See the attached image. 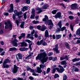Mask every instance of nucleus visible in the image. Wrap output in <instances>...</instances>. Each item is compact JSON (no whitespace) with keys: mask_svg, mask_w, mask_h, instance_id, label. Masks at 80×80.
<instances>
[{"mask_svg":"<svg viewBox=\"0 0 80 80\" xmlns=\"http://www.w3.org/2000/svg\"><path fill=\"white\" fill-rule=\"evenodd\" d=\"M46 56L47 54H46L45 52L39 54L36 58V60L38 59L39 60H42V64L44 65V62H47V61L48 59V58L46 57Z\"/></svg>","mask_w":80,"mask_h":80,"instance_id":"f257e3e1","label":"nucleus"},{"mask_svg":"<svg viewBox=\"0 0 80 80\" xmlns=\"http://www.w3.org/2000/svg\"><path fill=\"white\" fill-rule=\"evenodd\" d=\"M45 18L42 19L43 22H46L45 23H48V25H52L53 26V23L52 22V21L51 20L48 21V18L47 15L45 16Z\"/></svg>","mask_w":80,"mask_h":80,"instance_id":"f03ea898","label":"nucleus"},{"mask_svg":"<svg viewBox=\"0 0 80 80\" xmlns=\"http://www.w3.org/2000/svg\"><path fill=\"white\" fill-rule=\"evenodd\" d=\"M10 60L8 59L7 58L4 60L3 63V68H9V65L8 64H6V63H10Z\"/></svg>","mask_w":80,"mask_h":80,"instance_id":"7ed1b4c3","label":"nucleus"},{"mask_svg":"<svg viewBox=\"0 0 80 80\" xmlns=\"http://www.w3.org/2000/svg\"><path fill=\"white\" fill-rule=\"evenodd\" d=\"M5 24L6 25L5 27V29H7V28H10V30H12V25L11 24V23H10V21H8L7 22H5Z\"/></svg>","mask_w":80,"mask_h":80,"instance_id":"20e7f679","label":"nucleus"},{"mask_svg":"<svg viewBox=\"0 0 80 80\" xmlns=\"http://www.w3.org/2000/svg\"><path fill=\"white\" fill-rule=\"evenodd\" d=\"M59 67H60V68L59 69L58 68H56V70H57V71L59 72V73H62L65 70V69L63 68L62 67L61 65H59L58 66Z\"/></svg>","mask_w":80,"mask_h":80,"instance_id":"39448f33","label":"nucleus"},{"mask_svg":"<svg viewBox=\"0 0 80 80\" xmlns=\"http://www.w3.org/2000/svg\"><path fill=\"white\" fill-rule=\"evenodd\" d=\"M18 40L17 39H14L12 42V43L14 47H17L18 45V44L17 43L18 42Z\"/></svg>","mask_w":80,"mask_h":80,"instance_id":"423d86ee","label":"nucleus"},{"mask_svg":"<svg viewBox=\"0 0 80 80\" xmlns=\"http://www.w3.org/2000/svg\"><path fill=\"white\" fill-rule=\"evenodd\" d=\"M58 45L56 44L55 45V47L53 48V50L54 51L56 52V53H59L60 51L58 50Z\"/></svg>","mask_w":80,"mask_h":80,"instance_id":"0eeeda50","label":"nucleus"},{"mask_svg":"<svg viewBox=\"0 0 80 80\" xmlns=\"http://www.w3.org/2000/svg\"><path fill=\"white\" fill-rule=\"evenodd\" d=\"M17 55L18 56V57H16V59L18 62H19V61H20L19 59L20 60H22V55L21 54H20V53H18L17 54Z\"/></svg>","mask_w":80,"mask_h":80,"instance_id":"6e6552de","label":"nucleus"},{"mask_svg":"<svg viewBox=\"0 0 80 80\" xmlns=\"http://www.w3.org/2000/svg\"><path fill=\"white\" fill-rule=\"evenodd\" d=\"M18 68H19L15 64L14 65L13 70L12 71L13 72V73H17V72Z\"/></svg>","mask_w":80,"mask_h":80,"instance_id":"1a4fd4ad","label":"nucleus"},{"mask_svg":"<svg viewBox=\"0 0 80 80\" xmlns=\"http://www.w3.org/2000/svg\"><path fill=\"white\" fill-rule=\"evenodd\" d=\"M61 12H59L57 13V14L53 17L55 18H60L61 17Z\"/></svg>","mask_w":80,"mask_h":80,"instance_id":"9d476101","label":"nucleus"},{"mask_svg":"<svg viewBox=\"0 0 80 80\" xmlns=\"http://www.w3.org/2000/svg\"><path fill=\"white\" fill-rule=\"evenodd\" d=\"M71 8L72 10H76L77 8V5L76 3L73 4L71 5Z\"/></svg>","mask_w":80,"mask_h":80,"instance_id":"9b49d317","label":"nucleus"},{"mask_svg":"<svg viewBox=\"0 0 80 80\" xmlns=\"http://www.w3.org/2000/svg\"><path fill=\"white\" fill-rule=\"evenodd\" d=\"M10 8L8 10V12L9 13H11L13 12V4H11L10 5Z\"/></svg>","mask_w":80,"mask_h":80,"instance_id":"f8f14e48","label":"nucleus"},{"mask_svg":"<svg viewBox=\"0 0 80 80\" xmlns=\"http://www.w3.org/2000/svg\"><path fill=\"white\" fill-rule=\"evenodd\" d=\"M25 33H22L21 34V36L18 37V38L19 40H21L22 38H25Z\"/></svg>","mask_w":80,"mask_h":80,"instance_id":"ddd939ff","label":"nucleus"},{"mask_svg":"<svg viewBox=\"0 0 80 80\" xmlns=\"http://www.w3.org/2000/svg\"><path fill=\"white\" fill-rule=\"evenodd\" d=\"M37 72L38 73H40L41 72H42V70L41 68L37 67Z\"/></svg>","mask_w":80,"mask_h":80,"instance_id":"4468645a","label":"nucleus"},{"mask_svg":"<svg viewBox=\"0 0 80 80\" xmlns=\"http://www.w3.org/2000/svg\"><path fill=\"white\" fill-rule=\"evenodd\" d=\"M47 27L45 26L44 25H42L40 30L41 31H43L44 30H45V29H47Z\"/></svg>","mask_w":80,"mask_h":80,"instance_id":"2eb2a0df","label":"nucleus"},{"mask_svg":"<svg viewBox=\"0 0 80 80\" xmlns=\"http://www.w3.org/2000/svg\"><path fill=\"white\" fill-rule=\"evenodd\" d=\"M45 37L46 38H48L49 37L48 35V30H46L45 31Z\"/></svg>","mask_w":80,"mask_h":80,"instance_id":"dca6fc26","label":"nucleus"},{"mask_svg":"<svg viewBox=\"0 0 80 80\" xmlns=\"http://www.w3.org/2000/svg\"><path fill=\"white\" fill-rule=\"evenodd\" d=\"M27 71H30L31 72L33 73L34 72V70H33L32 69L30 68L29 67H27Z\"/></svg>","mask_w":80,"mask_h":80,"instance_id":"f3484780","label":"nucleus"},{"mask_svg":"<svg viewBox=\"0 0 80 80\" xmlns=\"http://www.w3.org/2000/svg\"><path fill=\"white\" fill-rule=\"evenodd\" d=\"M17 48L15 47H13L11 48H10L9 51L10 52H12V51H16L17 50Z\"/></svg>","mask_w":80,"mask_h":80,"instance_id":"a211bd4d","label":"nucleus"},{"mask_svg":"<svg viewBox=\"0 0 80 80\" xmlns=\"http://www.w3.org/2000/svg\"><path fill=\"white\" fill-rule=\"evenodd\" d=\"M37 10L38 11V13H40L42 12V8H36Z\"/></svg>","mask_w":80,"mask_h":80,"instance_id":"6ab92c4d","label":"nucleus"},{"mask_svg":"<svg viewBox=\"0 0 80 80\" xmlns=\"http://www.w3.org/2000/svg\"><path fill=\"white\" fill-rule=\"evenodd\" d=\"M80 60V58H75L72 60V62H78Z\"/></svg>","mask_w":80,"mask_h":80,"instance_id":"aec40b11","label":"nucleus"},{"mask_svg":"<svg viewBox=\"0 0 80 80\" xmlns=\"http://www.w3.org/2000/svg\"><path fill=\"white\" fill-rule=\"evenodd\" d=\"M76 35H78L80 36V28H78V30L76 32Z\"/></svg>","mask_w":80,"mask_h":80,"instance_id":"412c9836","label":"nucleus"},{"mask_svg":"<svg viewBox=\"0 0 80 80\" xmlns=\"http://www.w3.org/2000/svg\"><path fill=\"white\" fill-rule=\"evenodd\" d=\"M21 44V47H27V43L24 42H20V43Z\"/></svg>","mask_w":80,"mask_h":80,"instance_id":"4be33fe9","label":"nucleus"},{"mask_svg":"<svg viewBox=\"0 0 80 80\" xmlns=\"http://www.w3.org/2000/svg\"><path fill=\"white\" fill-rule=\"evenodd\" d=\"M43 40H41L40 42L39 41H38L37 42V45H42V42Z\"/></svg>","mask_w":80,"mask_h":80,"instance_id":"5701e85b","label":"nucleus"},{"mask_svg":"<svg viewBox=\"0 0 80 80\" xmlns=\"http://www.w3.org/2000/svg\"><path fill=\"white\" fill-rule=\"evenodd\" d=\"M61 35H56V39H57L58 40V39H59V38H61Z\"/></svg>","mask_w":80,"mask_h":80,"instance_id":"b1692460","label":"nucleus"},{"mask_svg":"<svg viewBox=\"0 0 80 80\" xmlns=\"http://www.w3.org/2000/svg\"><path fill=\"white\" fill-rule=\"evenodd\" d=\"M28 10V7L27 6H24L22 8V12H24L25 10Z\"/></svg>","mask_w":80,"mask_h":80,"instance_id":"393cba45","label":"nucleus"},{"mask_svg":"<svg viewBox=\"0 0 80 80\" xmlns=\"http://www.w3.org/2000/svg\"><path fill=\"white\" fill-rule=\"evenodd\" d=\"M61 63L62 65H67V62H66L65 61H63L61 62Z\"/></svg>","mask_w":80,"mask_h":80,"instance_id":"a878e982","label":"nucleus"},{"mask_svg":"<svg viewBox=\"0 0 80 80\" xmlns=\"http://www.w3.org/2000/svg\"><path fill=\"white\" fill-rule=\"evenodd\" d=\"M65 45L66 46V47L67 48H70V46L69 45V44L67 42H65Z\"/></svg>","mask_w":80,"mask_h":80,"instance_id":"bb28decb","label":"nucleus"},{"mask_svg":"<svg viewBox=\"0 0 80 80\" xmlns=\"http://www.w3.org/2000/svg\"><path fill=\"white\" fill-rule=\"evenodd\" d=\"M68 18L70 20H73L74 19V17L72 16H69L68 17Z\"/></svg>","mask_w":80,"mask_h":80,"instance_id":"cd10ccee","label":"nucleus"},{"mask_svg":"<svg viewBox=\"0 0 80 80\" xmlns=\"http://www.w3.org/2000/svg\"><path fill=\"white\" fill-rule=\"evenodd\" d=\"M58 25L59 27H60V28H62V21H59V22H58Z\"/></svg>","mask_w":80,"mask_h":80,"instance_id":"c85d7f7f","label":"nucleus"},{"mask_svg":"<svg viewBox=\"0 0 80 80\" xmlns=\"http://www.w3.org/2000/svg\"><path fill=\"white\" fill-rule=\"evenodd\" d=\"M33 45V43H30L29 44V48H30V50H31V51H32V45Z\"/></svg>","mask_w":80,"mask_h":80,"instance_id":"c756f323","label":"nucleus"},{"mask_svg":"<svg viewBox=\"0 0 80 80\" xmlns=\"http://www.w3.org/2000/svg\"><path fill=\"white\" fill-rule=\"evenodd\" d=\"M31 57H32V55H29L25 58V59H26L27 60H29L30 58H31Z\"/></svg>","mask_w":80,"mask_h":80,"instance_id":"7c9ffc66","label":"nucleus"},{"mask_svg":"<svg viewBox=\"0 0 80 80\" xmlns=\"http://www.w3.org/2000/svg\"><path fill=\"white\" fill-rule=\"evenodd\" d=\"M57 12V10H54L52 11V14L55 15V14H56Z\"/></svg>","mask_w":80,"mask_h":80,"instance_id":"2f4dec72","label":"nucleus"},{"mask_svg":"<svg viewBox=\"0 0 80 80\" xmlns=\"http://www.w3.org/2000/svg\"><path fill=\"white\" fill-rule=\"evenodd\" d=\"M25 41L26 42L28 43H32V42L29 40L26 39L25 40Z\"/></svg>","mask_w":80,"mask_h":80,"instance_id":"473e14b6","label":"nucleus"},{"mask_svg":"<svg viewBox=\"0 0 80 80\" xmlns=\"http://www.w3.org/2000/svg\"><path fill=\"white\" fill-rule=\"evenodd\" d=\"M47 5H44L42 7V9H47Z\"/></svg>","mask_w":80,"mask_h":80,"instance_id":"72a5a7b5","label":"nucleus"},{"mask_svg":"<svg viewBox=\"0 0 80 80\" xmlns=\"http://www.w3.org/2000/svg\"><path fill=\"white\" fill-rule=\"evenodd\" d=\"M42 44L43 45H44V46H46V45H47V43L45 42V41H43L42 40Z\"/></svg>","mask_w":80,"mask_h":80,"instance_id":"f704fd0d","label":"nucleus"},{"mask_svg":"<svg viewBox=\"0 0 80 80\" xmlns=\"http://www.w3.org/2000/svg\"><path fill=\"white\" fill-rule=\"evenodd\" d=\"M14 13L16 14V15H17V16H18V11H17V10H15L14 11Z\"/></svg>","mask_w":80,"mask_h":80,"instance_id":"c9c22d12","label":"nucleus"},{"mask_svg":"<svg viewBox=\"0 0 80 80\" xmlns=\"http://www.w3.org/2000/svg\"><path fill=\"white\" fill-rule=\"evenodd\" d=\"M35 14H32L31 15L30 18L32 19H33L34 17H35Z\"/></svg>","mask_w":80,"mask_h":80,"instance_id":"e433bc0d","label":"nucleus"},{"mask_svg":"<svg viewBox=\"0 0 80 80\" xmlns=\"http://www.w3.org/2000/svg\"><path fill=\"white\" fill-rule=\"evenodd\" d=\"M32 22L34 24H37V23H39V21H35V20H34L32 21Z\"/></svg>","mask_w":80,"mask_h":80,"instance_id":"4c0bfd02","label":"nucleus"},{"mask_svg":"<svg viewBox=\"0 0 80 80\" xmlns=\"http://www.w3.org/2000/svg\"><path fill=\"white\" fill-rule=\"evenodd\" d=\"M67 78V76L66 75H64L63 77V80H66Z\"/></svg>","mask_w":80,"mask_h":80,"instance_id":"58836bf2","label":"nucleus"},{"mask_svg":"<svg viewBox=\"0 0 80 80\" xmlns=\"http://www.w3.org/2000/svg\"><path fill=\"white\" fill-rule=\"evenodd\" d=\"M24 19H26L27 18V12H25L24 14Z\"/></svg>","mask_w":80,"mask_h":80,"instance_id":"ea45409f","label":"nucleus"},{"mask_svg":"<svg viewBox=\"0 0 80 80\" xmlns=\"http://www.w3.org/2000/svg\"><path fill=\"white\" fill-rule=\"evenodd\" d=\"M52 60L54 62L57 60V57L53 58L52 59Z\"/></svg>","mask_w":80,"mask_h":80,"instance_id":"a19ab883","label":"nucleus"},{"mask_svg":"<svg viewBox=\"0 0 80 80\" xmlns=\"http://www.w3.org/2000/svg\"><path fill=\"white\" fill-rule=\"evenodd\" d=\"M35 9H32L31 13L32 14L35 15Z\"/></svg>","mask_w":80,"mask_h":80,"instance_id":"79ce46f5","label":"nucleus"},{"mask_svg":"<svg viewBox=\"0 0 80 80\" xmlns=\"http://www.w3.org/2000/svg\"><path fill=\"white\" fill-rule=\"evenodd\" d=\"M54 77L55 78H57L59 77V76L58 74H56L54 75Z\"/></svg>","mask_w":80,"mask_h":80,"instance_id":"37998d69","label":"nucleus"},{"mask_svg":"<svg viewBox=\"0 0 80 80\" xmlns=\"http://www.w3.org/2000/svg\"><path fill=\"white\" fill-rule=\"evenodd\" d=\"M20 21H18V20H16V24L17 25V26H19V23H20Z\"/></svg>","mask_w":80,"mask_h":80,"instance_id":"c03bdc74","label":"nucleus"},{"mask_svg":"<svg viewBox=\"0 0 80 80\" xmlns=\"http://www.w3.org/2000/svg\"><path fill=\"white\" fill-rule=\"evenodd\" d=\"M40 68H41L42 69V68H43H43H44V67H46L45 66L43 65H40Z\"/></svg>","mask_w":80,"mask_h":80,"instance_id":"a18cd8bd","label":"nucleus"},{"mask_svg":"<svg viewBox=\"0 0 80 80\" xmlns=\"http://www.w3.org/2000/svg\"><path fill=\"white\" fill-rule=\"evenodd\" d=\"M70 27L71 30L72 31H73V26H72V24L70 25Z\"/></svg>","mask_w":80,"mask_h":80,"instance_id":"49530a36","label":"nucleus"},{"mask_svg":"<svg viewBox=\"0 0 80 80\" xmlns=\"http://www.w3.org/2000/svg\"><path fill=\"white\" fill-rule=\"evenodd\" d=\"M26 2L27 4H30V0H26Z\"/></svg>","mask_w":80,"mask_h":80,"instance_id":"de8ad7c7","label":"nucleus"},{"mask_svg":"<svg viewBox=\"0 0 80 80\" xmlns=\"http://www.w3.org/2000/svg\"><path fill=\"white\" fill-rule=\"evenodd\" d=\"M50 71V68H48L47 70V73H49Z\"/></svg>","mask_w":80,"mask_h":80,"instance_id":"09e8293b","label":"nucleus"},{"mask_svg":"<svg viewBox=\"0 0 80 80\" xmlns=\"http://www.w3.org/2000/svg\"><path fill=\"white\" fill-rule=\"evenodd\" d=\"M29 28L30 30H33V28H34V27L32 26H30Z\"/></svg>","mask_w":80,"mask_h":80,"instance_id":"8fccbe9b","label":"nucleus"},{"mask_svg":"<svg viewBox=\"0 0 80 80\" xmlns=\"http://www.w3.org/2000/svg\"><path fill=\"white\" fill-rule=\"evenodd\" d=\"M23 14V13L22 11H20V12H18V16H19L20 15H22Z\"/></svg>","mask_w":80,"mask_h":80,"instance_id":"3c124183","label":"nucleus"},{"mask_svg":"<svg viewBox=\"0 0 80 80\" xmlns=\"http://www.w3.org/2000/svg\"><path fill=\"white\" fill-rule=\"evenodd\" d=\"M41 27H42L41 26L38 25L37 26V28L38 29V30H40L41 29Z\"/></svg>","mask_w":80,"mask_h":80,"instance_id":"603ef678","label":"nucleus"},{"mask_svg":"<svg viewBox=\"0 0 80 80\" xmlns=\"http://www.w3.org/2000/svg\"><path fill=\"white\" fill-rule=\"evenodd\" d=\"M53 26H52V25H50V26L48 27V28L50 30H52L53 28Z\"/></svg>","mask_w":80,"mask_h":80,"instance_id":"864d4df0","label":"nucleus"},{"mask_svg":"<svg viewBox=\"0 0 80 80\" xmlns=\"http://www.w3.org/2000/svg\"><path fill=\"white\" fill-rule=\"evenodd\" d=\"M65 28H66L65 27H63L62 28H61V30L62 32L63 30H64L65 29Z\"/></svg>","mask_w":80,"mask_h":80,"instance_id":"5fc2aeb1","label":"nucleus"},{"mask_svg":"<svg viewBox=\"0 0 80 80\" xmlns=\"http://www.w3.org/2000/svg\"><path fill=\"white\" fill-rule=\"evenodd\" d=\"M25 72H24L22 74V77H23V78L25 77Z\"/></svg>","mask_w":80,"mask_h":80,"instance_id":"6e6d98bb","label":"nucleus"},{"mask_svg":"<svg viewBox=\"0 0 80 80\" xmlns=\"http://www.w3.org/2000/svg\"><path fill=\"white\" fill-rule=\"evenodd\" d=\"M32 75L34 76H38V74H36L35 72H34L32 74Z\"/></svg>","mask_w":80,"mask_h":80,"instance_id":"4d7b16f0","label":"nucleus"},{"mask_svg":"<svg viewBox=\"0 0 80 80\" xmlns=\"http://www.w3.org/2000/svg\"><path fill=\"white\" fill-rule=\"evenodd\" d=\"M46 78H48V79L49 80H51V77L50 76V75H48L46 77Z\"/></svg>","mask_w":80,"mask_h":80,"instance_id":"13d9d810","label":"nucleus"},{"mask_svg":"<svg viewBox=\"0 0 80 80\" xmlns=\"http://www.w3.org/2000/svg\"><path fill=\"white\" fill-rule=\"evenodd\" d=\"M74 72H78V69L77 68H75Z\"/></svg>","mask_w":80,"mask_h":80,"instance_id":"bf43d9fd","label":"nucleus"},{"mask_svg":"<svg viewBox=\"0 0 80 80\" xmlns=\"http://www.w3.org/2000/svg\"><path fill=\"white\" fill-rule=\"evenodd\" d=\"M64 58L65 59H66L67 60H68V57L67 55H66Z\"/></svg>","mask_w":80,"mask_h":80,"instance_id":"052dcab7","label":"nucleus"},{"mask_svg":"<svg viewBox=\"0 0 80 80\" xmlns=\"http://www.w3.org/2000/svg\"><path fill=\"white\" fill-rule=\"evenodd\" d=\"M56 68H55V69H53L52 70V73H54L55 72V70H57L56 69Z\"/></svg>","mask_w":80,"mask_h":80,"instance_id":"680f3d73","label":"nucleus"},{"mask_svg":"<svg viewBox=\"0 0 80 80\" xmlns=\"http://www.w3.org/2000/svg\"><path fill=\"white\" fill-rule=\"evenodd\" d=\"M65 59V57H61L60 58V60H63Z\"/></svg>","mask_w":80,"mask_h":80,"instance_id":"e2e57ef3","label":"nucleus"},{"mask_svg":"<svg viewBox=\"0 0 80 80\" xmlns=\"http://www.w3.org/2000/svg\"><path fill=\"white\" fill-rule=\"evenodd\" d=\"M29 79H30V80H34V78L33 77L31 76H30L29 77Z\"/></svg>","mask_w":80,"mask_h":80,"instance_id":"0e129e2a","label":"nucleus"},{"mask_svg":"<svg viewBox=\"0 0 80 80\" xmlns=\"http://www.w3.org/2000/svg\"><path fill=\"white\" fill-rule=\"evenodd\" d=\"M53 55V53L50 52L48 54V56H52Z\"/></svg>","mask_w":80,"mask_h":80,"instance_id":"69168bd1","label":"nucleus"},{"mask_svg":"<svg viewBox=\"0 0 80 80\" xmlns=\"http://www.w3.org/2000/svg\"><path fill=\"white\" fill-rule=\"evenodd\" d=\"M76 43L77 44H79V43H80V40H77Z\"/></svg>","mask_w":80,"mask_h":80,"instance_id":"338daca9","label":"nucleus"},{"mask_svg":"<svg viewBox=\"0 0 80 80\" xmlns=\"http://www.w3.org/2000/svg\"><path fill=\"white\" fill-rule=\"evenodd\" d=\"M34 37L35 38H38V35L37 34L35 33L34 34Z\"/></svg>","mask_w":80,"mask_h":80,"instance_id":"774afa93","label":"nucleus"}]
</instances>
